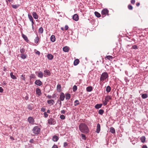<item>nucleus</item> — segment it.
Returning a JSON list of instances; mask_svg holds the SVG:
<instances>
[{
  "instance_id": "f257e3e1",
  "label": "nucleus",
  "mask_w": 148,
  "mask_h": 148,
  "mask_svg": "<svg viewBox=\"0 0 148 148\" xmlns=\"http://www.w3.org/2000/svg\"><path fill=\"white\" fill-rule=\"evenodd\" d=\"M79 129L80 131L86 134L88 133L89 130L87 125L85 123H81L79 125Z\"/></svg>"
},
{
  "instance_id": "f03ea898",
  "label": "nucleus",
  "mask_w": 148,
  "mask_h": 148,
  "mask_svg": "<svg viewBox=\"0 0 148 148\" xmlns=\"http://www.w3.org/2000/svg\"><path fill=\"white\" fill-rule=\"evenodd\" d=\"M108 74L107 72H105L103 73L100 77V81L102 82L104 81L106 82H107L108 80Z\"/></svg>"
},
{
  "instance_id": "7ed1b4c3",
  "label": "nucleus",
  "mask_w": 148,
  "mask_h": 148,
  "mask_svg": "<svg viewBox=\"0 0 148 148\" xmlns=\"http://www.w3.org/2000/svg\"><path fill=\"white\" fill-rule=\"evenodd\" d=\"M41 126H34L32 129V131L34 135H38L40 133Z\"/></svg>"
},
{
  "instance_id": "20e7f679",
  "label": "nucleus",
  "mask_w": 148,
  "mask_h": 148,
  "mask_svg": "<svg viewBox=\"0 0 148 148\" xmlns=\"http://www.w3.org/2000/svg\"><path fill=\"white\" fill-rule=\"evenodd\" d=\"M48 123L50 125H54L56 123V121L53 118H51L48 120Z\"/></svg>"
},
{
  "instance_id": "39448f33",
  "label": "nucleus",
  "mask_w": 148,
  "mask_h": 148,
  "mask_svg": "<svg viewBox=\"0 0 148 148\" xmlns=\"http://www.w3.org/2000/svg\"><path fill=\"white\" fill-rule=\"evenodd\" d=\"M27 120L29 124L31 125H34V124L35 121L32 117L29 116Z\"/></svg>"
},
{
  "instance_id": "423d86ee",
  "label": "nucleus",
  "mask_w": 148,
  "mask_h": 148,
  "mask_svg": "<svg viewBox=\"0 0 148 148\" xmlns=\"http://www.w3.org/2000/svg\"><path fill=\"white\" fill-rule=\"evenodd\" d=\"M44 76L45 77L47 76H50L51 75V73L49 70L46 69L44 71Z\"/></svg>"
},
{
  "instance_id": "0eeeda50",
  "label": "nucleus",
  "mask_w": 148,
  "mask_h": 148,
  "mask_svg": "<svg viewBox=\"0 0 148 148\" xmlns=\"http://www.w3.org/2000/svg\"><path fill=\"white\" fill-rule=\"evenodd\" d=\"M109 12V11L106 8L104 9H103L102 11H101V14L102 16V17H103L105 16H103V15H106V14H107L108 15H109L108 14V13Z\"/></svg>"
},
{
  "instance_id": "6e6552de",
  "label": "nucleus",
  "mask_w": 148,
  "mask_h": 148,
  "mask_svg": "<svg viewBox=\"0 0 148 148\" xmlns=\"http://www.w3.org/2000/svg\"><path fill=\"white\" fill-rule=\"evenodd\" d=\"M35 73L37 74L38 77L40 78H42L43 76V74L41 71H38L35 72Z\"/></svg>"
},
{
  "instance_id": "1a4fd4ad",
  "label": "nucleus",
  "mask_w": 148,
  "mask_h": 148,
  "mask_svg": "<svg viewBox=\"0 0 148 148\" xmlns=\"http://www.w3.org/2000/svg\"><path fill=\"white\" fill-rule=\"evenodd\" d=\"M34 84L37 86H40L42 85V83L40 79L36 80L34 82Z\"/></svg>"
},
{
  "instance_id": "9d476101",
  "label": "nucleus",
  "mask_w": 148,
  "mask_h": 148,
  "mask_svg": "<svg viewBox=\"0 0 148 148\" xmlns=\"http://www.w3.org/2000/svg\"><path fill=\"white\" fill-rule=\"evenodd\" d=\"M65 98V95L64 93L62 92L60 95V101H63L64 100Z\"/></svg>"
},
{
  "instance_id": "9b49d317",
  "label": "nucleus",
  "mask_w": 148,
  "mask_h": 148,
  "mask_svg": "<svg viewBox=\"0 0 148 148\" xmlns=\"http://www.w3.org/2000/svg\"><path fill=\"white\" fill-rule=\"evenodd\" d=\"M100 125L99 123H98L97 124V128L96 132L97 133H99L100 131Z\"/></svg>"
},
{
  "instance_id": "f8f14e48",
  "label": "nucleus",
  "mask_w": 148,
  "mask_h": 148,
  "mask_svg": "<svg viewBox=\"0 0 148 148\" xmlns=\"http://www.w3.org/2000/svg\"><path fill=\"white\" fill-rule=\"evenodd\" d=\"M47 103L49 105H50V106L53 105L55 103V101L53 99H51L48 100L47 101Z\"/></svg>"
},
{
  "instance_id": "ddd939ff",
  "label": "nucleus",
  "mask_w": 148,
  "mask_h": 148,
  "mask_svg": "<svg viewBox=\"0 0 148 148\" xmlns=\"http://www.w3.org/2000/svg\"><path fill=\"white\" fill-rule=\"evenodd\" d=\"M36 94L38 96H40L41 94V92L40 89L39 88H37L36 89Z\"/></svg>"
},
{
  "instance_id": "4468645a",
  "label": "nucleus",
  "mask_w": 148,
  "mask_h": 148,
  "mask_svg": "<svg viewBox=\"0 0 148 148\" xmlns=\"http://www.w3.org/2000/svg\"><path fill=\"white\" fill-rule=\"evenodd\" d=\"M32 16L33 17V18L35 19H38V15L37 14L36 12H33L32 13Z\"/></svg>"
},
{
  "instance_id": "2eb2a0df",
  "label": "nucleus",
  "mask_w": 148,
  "mask_h": 148,
  "mask_svg": "<svg viewBox=\"0 0 148 148\" xmlns=\"http://www.w3.org/2000/svg\"><path fill=\"white\" fill-rule=\"evenodd\" d=\"M73 19L75 21H77L79 19V16L77 14H74L73 16Z\"/></svg>"
},
{
  "instance_id": "dca6fc26",
  "label": "nucleus",
  "mask_w": 148,
  "mask_h": 148,
  "mask_svg": "<svg viewBox=\"0 0 148 148\" xmlns=\"http://www.w3.org/2000/svg\"><path fill=\"white\" fill-rule=\"evenodd\" d=\"M47 58L49 60H51L53 59V56L52 54L49 53L47 55Z\"/></svg>"
},
{
  "instance_id": "f3484780",
  "label": "nucleus",
  "mask_w": 148,
  "mask_h": 148,
  "mask_svg": "<svg viewBox=\"0 0 148 148\" xmlns=\"http://www.w3.org/2000/svg\"><path fill=\"white\" fill-rule=\"evenodd\" d=\"M27 108L30 110H32L34 108L33 104H28L27 106Z\"/></svg>"
},
{
  "instance_id": "a211bd4d",
  "label": "nucleus",
  "mask_w": 148,
  "mask_h": 148,
  "mask_svg": "<svg viewBox=\"0 0 148 148\" xmlns=\"http://www.w3.org/2000/svg\"><path fill=\"white\" fill-rule=\"evenodd\" d=\"M27 54L24 53L21 54L20 57L21 58L23 59H25L27 58Z\"/></svg>"
},
{
  "instance_id": "6ab92c4d",
  "label": "nucleus",
  "mask_w": 148,
  "mask_h": 148,
  "mask_svg": "<svg viewBox=\"0 0 148 148\" xmlns=\"http://www.w3.org/2000/svg\"><path fill=\"white\" fill-rule=\"evenodd\" d=\"M22 36L26 42H28L29 41V40L25 34H23L22 33Z\"/></svg>"
},
{
  "instance_id": "aec40b11",
  "label": "nucleus",
  "mask_w": 148,
  "mask_h": 148,
  "mask_svg": "<svg viewBox=\"0 0 148 148\" xmlns=\"http://www.w3.org/2000/svg\"><path fill=\"white\" fill-rule=\"evenodd\" d=\"M58 139V137L56 135H54L53 136L52 140L54 142L57 141Z\"/></svg>"
},
{
  "instance_id": "412c9836",
  "label": "nucleus",
  "mask_w": 148,
  "mask_h": 148,
  "mask_svg": "<svg viewBox=\"0 0 148 148\" xmlns=\"http://www.w3.org/2000/svg\"><path fill=\"white\" fill-rule=\"evenodd\" d=\"M102 104L101 103L97 104L95 106V107L96 109H99L102 107Z\"/></svg>"
},
{
  "instance_id": "4be33fe9",
  "label": "nucleus",
  "mask_w": 148,
  "mask_h": 148,
  "mask_svg": "<svg viewBox=\"0 0 148 148\" xmlns=\"http://www.w3.org/2000/svg\"><path fill=\"white\" fill-rule=\"evenodd\" d=\"M112 99V97L110 95H108L106 96L105 100L108 102L110 100Z\"/></svg>"
},
{
  "instance_id": "5701e85b",
  "label": "nucleus",
  "mask_w": 148,
  "mask_h": 148,
  "mask_svg": "<svg viewBox=\"0 0 148 148\" xmlns=\"http://www.w3.org/2000/svg\"><path fill=\"white\" fill-rule=\"evenodd\" d=\"M63 50L64 52H68L69 51V47L67 46L64 47L63 48Z\"/></svg>"
},
{
  "instance_id": "b1692460",
  "label": "nucleus",
  "mask_w": 148,
  "mask_h": 148,
  "mask_svg": "<svg viewBox=\"0 0 148 148\" xmlns=\"http://www.w3.org/2000/svg\"><path fill=\"white\" fill-rule=\"evenodd\" d=\"M50 40L52 42H54L56 40L55 36L54 35H51L50 37Z\"/></svg>"
},
{
  "instance_id": "393cba45",
  "label": "nucleus",
  "mask_w": 148,
  "mask_h": 148,
  "mask_svg": "<svg viewBox=\"0 0 148 148\" xmlns=\"http://www.w3.org/2000/svg\"><path fill=\"white\" fill-rule=\"evenodd\" d=\"M66 99V100H69L71 98V95L69 93H67L65 94Z\"/></svg>"
},
{
  "instance_id": "a878e982",
  "label": "nucleus",
  "mask_w": 148,
  "mask_h": 148,
  "mask_svg": "<svg viewBox=\"0 0 148 148\" xmlns=\"http://www.w3.org/2000/svg\"><path fill=\"white\" fill-rule=\"evenodd\" d=\"M92 90V88L91 86H89L86 88V90L87 92H90Z\"/></svg>"
},
{
  "instance_id": "bb28decb",
  "label": "nucleus",
  "mask_w": 148,
  "mask_h": 148,
  "mask_svg": "<svg viewBox=\"0 0 148 148\" xmlns=\"http://www.w3.org/2000/svg\"><path fill=\"white\" fill-rule=\"evenodd\" d=\"M79 62V60L78 59H76L74 62L73 64L74 66L77 65Z\"/></svg>"
},
{
  "instance_id": "cd10ccee",
  "label": "nucleus",
  "mask_w": 148,
  "mask_h": 148,
  "mask_svg": "<svg viewBox=\"0 0 148 148\" xmlns=\"http://www.w3.org/2000/svg\"><path fill=\"white\" fill-rule=\"evenodd\" d=\"M10 76L13 79H16L17 78L16 77L15 75H13V73L12 72L10 73Z\"/></svg>"
},
{
  "instance_id": "c85d7f7f",
  "label": "nucleus",
  "mask_w": 148,
  "mask_h": 148,
  "mask_svg": "<svg viewBox=\"0 0 148 148\" xmlns=\"http://www.w3.org/2000/svg\"><path fill=\"white\" fill-rule=\"evenodd\" d=\"M145 137L144 136H142L140 138V140H141V141L143 143H144L145 142Z\"/></svg>"
},
{
  "instance_id": "c756f323",
  "label": "nucleus",
  "mask_w": 148,
  "mask_h": 148,
  "mask_svg": "<svg viewBox=\"0 0 148 148\" xmlns=\"http://www.w3.org/2000/svg\"><path fill=\"white\" fill-rule=\"evenodd\" d=\"M110 131L112 134L114 133L115 132L114 128L112 127H111L110 128Z\"/></svg>"
},
{
  "instance_id": "7c9ffc66",
  "label": "nucleus",
  "mask_w": 148,
  "mask_h": 148,
  "mask_svg": "<svg viewBox=\"0 0 148 148\" xmlns=\"http://www.w3.org/2000/svg\"><path fill=\"white\" fill-rule=\"evenodd\" d=\"M141 95V97L143 99L147 98L148 97V95L146 93H144Z\"/></svg>"
},
{
  "instance_id": "2f4dec72",
  "label": "nucleus",
  "mask_w": 148,
  "mask_h": 148,
  "mask_svg": "<svg viewBox=\"0 0 148 148\" xmlns=\"http://www.w3.org/2000/svg\"><path fill=\"white\" fill-rule=\"evenodd\" d=\"M111 90V87L109 86H108L106 88V90L107 93L109 92Z\"/></svg>"
},
{
  "instance_id": "473e14b6",
  "label": "nucleus",
  "mask_w": 148,
  "mask_h": 148,
  "mask_svg": "<svg viewBox=\"0 0 148 148\" xmlns=\"http://www.w3.org/2000/svg\"><path fill=\"white\" fill-rule=\"evenodd\" d=\"M57 89L58 91L60 92L61 89V86L60 84H58L57 86Z\"/></svg>"
},
{
  "instance_id": "72a5a7b5",
  "label": "nucleus",
  "mask_w": 148,
  "mask_h": 148,
  "mask_svg": "<svg viewBox=\"0 0 148 148\" xmlns=\"http://www.w3.org/2000/svg\"><path fill=\"white\" fill-rule=\"evenodd\" d=\"M29 78L31 79H35L36 78V76L34 74H32L29 76Z\"/></svg>"
},
{
  "instance_id": "f704fd0d",
  "label": "nucleus",
  "mask_w": 148,
  "mask_h": 148,
  "mask_svg": "<svg viewBox=\"0 0 148 148\" xmlns=\"http://www.w3.org/2000/svg\"><path fill=\"white\" fill-rule=\"evenodd\" d=\"M94 13L95 16L97 17H99L101 16L100 14L97 12H95Z\"/></svg>"
},
{
  "instance_id": "c9c22d12",
  "label": "nucleus",
  "mask_w": 148,
  "mask_h": 148,
  "mask_svg": "<svg viewBox=\"0 0 148 148\" xmlns=\"http://www.w3.org/2000/svg\"><path fill=\"white\" fill-rule=\"evenodd\" d=\"M28 17L30 21L34 20L32 16L30 14H28Z\"/></svg>"
},
{
  "instance_id": "e433bc0d",
  "label": "nucleus",
  "mask_w": 148,
  "mask_h": 148,
  "mask_svg": "<svg viewBox=\"0 0 148 148\" xmlns=\"http://www.w3.org/2000/svg\"><path fill=\"white\" fill-rule=\"evenodd\" d=\"M19 6V5L18 4H16V5L12 4V7L13 8H14L15 9H17L18 7Z\"/></svg>"
},
{
  "instance_id": "4c0bfd02",
  "label": "nucleus",
  "mask_w": 148,
  "mask_h": 148,
  "mask_svg": "<svg viewBox=\"0 0 148 148\" xmlns=\"http://www.w3.org/2000/svg\"><path fill=\"white\" fill-rule=\"evenodd\" d=\"M43 32V29L42 27H40L38 29L39 33L40 34H42Z\"/></svg>"
},
{
  "instance_id": "58836bf2",
  "label": "nucleus",
  "mask_w": 148,
  "mask_h": 148,
  "mask_svg": "<svg viewBox=\"0 0 148 148\" xmlns=\"http://www.w3.org/2000/svg\"><path fill=\"white\" fill-rule=\"evenodd\" d=\"M39 40V38L38 36H37L35 38L34 40V42L36 43H38Z\"/></svg>"
},
{
  "instance_id": "ea45409f",
  "label": "nucleus",
  "mask_w": 148,
  "mask_h": 148,
  "mask_svg": "<svg viewBox=\"0 0 148 148\" xmlns=\"http://www.w3.org/2000/svg\"><path fill=\"white\" fill-rule=\"evenodd\" d=\"M74 106H76L77 105H79L80 104L78 100H75L74 101Z\"/></svg>"
},
{
  "instance_id": "a19ab883",
  "label": "nucleus",
  "mask_w": 148,
  "mask_h": 148,
  "mask_svg": "<svg viewBox=\"0 0 148 148\" xmlns=\"http://www.w3.org/2000/svg\"><path fill=\"white\" fill-rule=\"evenodd\" d=\"M104 112V111L103 110L100 109L98 113L99 114L102 115L103 114Z\"/></svg>"
},
{
  "instance_id": "79ce46f5",
  "label": "nucleus",
  "mask_w": 148,
  "mask_h": 148,
  "mask_svg": "<svg viewBox=\"0 0 148 148\" xmlns=\"http://www.w3.org/2000/svg\"><path fill=\"white\" fill-rule=\"evenodd\" d=\"M138 47L136 45H133L131 48V49H138Z\"/></svg>"
},
{
  "instance_id": "37998d69",
  "label": "nucleus",
  "mask_w": 148,
  "mask_h": 148,
  "mask_svg": "<svg viewBox=\"0 0 148 148\" xmlns=\"http://www.w3.org/2000/svg\"><path fill=\"white\" fill-rule=\"evenodd\" d=\"M82 138L83 140H86V137L85 134H81Z\"/></svg>"
},
{
  "instance_id": "c03bdc74",
  "label": "nucleus",
  "mask_w": 148,
  "mask_h": 148,
  "mask_svg": "<svg viewBox=\"0 0 148 148\" xmlns=\"http://www.w3.org/2000/svg\"><path fill=\"white\" fill-rule=\"evenodd\" d=\"M25 148H33V147L31 144H28V145H26Z\"/></svg>"
},
{
  "instance_id": "a18cd8bd",
  "label": "nucleus",
  "mask_w": 148,
  "mask_h": 148,
  "mask_svg": "<svg viewBox=\"0 0 148 148\" xmlns=\"http://www.w3.org/2000/svg\"><path fill=\"white\" fill-rule=\"evenodd\" d=\"M25 76V75L22 74L21 75V78L24 81H25L26 79Z\"/></svg>"
},
{
  "instance_id": "49530a36",
  "label": "nucleus",
  "mask_w": 148,
  "mask_h": 148,
  "mask_svg": "<svg viewBox=\"0 0 148 148\" xmlns=\"http://www.w3.org/2000/svg\"><path fill=\"white\" fill-rule=\"evenodd\" d=\"M77 89V86L76 85H74L73 86V92L76 91Z\"/></svg>"
},
{
  "instance_id": "de8ad7c7",
  "label": "nucleus",
  "mask_w": 148,
  "mask_h": 148,
  "mask_svg": "<svg viewBox=\"0 0 148 148\" xmlns=\"http://www.w3.org/2000/svg\"><path fill=\"white\" fill-rule=\"evenodd\" d=\"M25 50L23 48H22V49H20V52L21 53V54L24 53L25 52Z\"/></svg>"
},
{
  "instance_id": "09e8293b",
  "label": "nucleus",
  "mask_w": 148,
  "mask_h": 148,
  "mask_svg": "<svg viewBox=\"0 0 148 148\" xmlns=\"http://www.w3.org/2000/svg\"><path fill=\"white\" fill-rule=\"evenodd\" d=\"M128 9L130 10H132L133 9V7L130 4H129L128 5Z\"/></svg>"
},
{
  "instance_id": "8fccbe9b",
  "label": "nucleus",
  "mask_w": 148,
  "mask_h": 148,
  "mask_svg": "<svg viewBox=\"0 0 148 148\" xmlns=\"http://www.w3.org/2000/svg\"><path fill=\"white\" fill-rule=\"evenodd\" d=\"M60 118L61 119L64 120L65 119V117L64 115L62 114L60 115Z\"/></svg>"
},
{
  "instance_id": "3c124183",
  "label": "nucleus",
  "mask_w": 148,
  "mask_h": 148,
  "mask_svg": "<svg viewBox=\"0 0 148 148\" xmlns=\"http://www.w3.org/2000/svg\"><path fill=\"white\" fill-rule=\"evenodd\" d=\"M108 101H107L106 100H105L103 101V104L104 106H105L108 103Z\"/></svg>"
},
{
  "instance_id": "603ef678",
  "label": "nucleus",
  "mask_w": 148,
  "mask_h": 148,
  "mask_svg": "<svg viewBox=\"0 0 148 148\" xmlns=\"http://www.w3.org/2000/svg\"><path fill=\"white\" fill-rule=\"evenodd\" d=\"M107 59H108V60H110V59H112L113 58L111 56H107Z\"/></svg>"
},
{
  "instance_id": "864d4df0",
  "label": "nucleus",
  "mask_w": 148,
  "mask_h": 148,
  "mask_svg": "<svg viewBox=\"0 0 148 148\" xmlns=\"http://www.w3.org/2000/svg\"><path fill=\"white\" fill-rule=\"evenodd\" d=\"M29 142L30 143H34L35 141L33 139H31L29 140Z\"/></svg>"
},
{
  "instance_id": "5fc2aeb1",
  "label": "nucleus",
  "mask_w": 148,
  "mask_h": 148,
  "mask_svg": "<svg viewBox=\"0 0 148 148\" xmlns=\"http://www.w3.org/2000/svg\"><path fill=\"white\" fill-rule=\"evenodd\" d=\"M36 51L35 52V53L38 55H39L40 54V52L39 51L36 50V49L35 50Z\"/></svg>"
},
{
  "instance_id": "6e6d98bb",
  "label": "nucleus",
  "mask_w": 148,
  "mask_h": 148,
  "mask_svg": "<svg viewBox=\"0 0 148 148\" xmlns=\"http://www.w3.org/2000/svg\"><path fill=\"white\" fill-rule=\"evenodd\" d=\"M68 145V143L66 142H64V143L63 147H66Z\"/></svg>"
},
{
  "instance_id": "4d7b16f0",
  "label": "nucleus",
  "mask_w": 148,
  "mask_h": 148,
  "mask_svg": "<svg viewBox=\"0 0 148 148\" xmlns=\"http://www.w3.org/2000/svg\"><path fill=\"white\" fill-rule=\"evenodd\" d=\"M57 94H56V93H54V94H53V95H52V98L53 99H54L56 97H57Z\"/></svg>"
},
{
  "instance_id": "13d9d810",
  "label": "nucleus",
  "mask_w": 148,
  "mask_h": 148,
  "mask_svg": "<svg viewBox=\"0 0 148 148\" xmlns=\"http://www.w3.org/2000/svg\"><path fill=\"white\" fill-rule=\"evenodd\" d=\"M5 112L6 114H9L10 113V110H6Z\"/></svg>"
},
{
  "instance_id": "bf43d9fd",
  "label": "nucleus",
  "mask_w": 148,
  "mask_h": 148,
  "mask_svg": "<svg viewBox=\"0 0 148 148\" xmlns=\"http://www.w3.org/2000/svg\"><path fill=\"white\" fill-rule=\"evenodd\" d=\"M44 116L45 118H47L48 116V114H47V112H44Z\"/></svg>"
},
{
  "instance_id": "052dcab7",
  "label": "nucleus",
  "mask_w": 148,
  "mask_h": 148,
  "mask_svg": "<svg viewBox=\"0 0 148 148\" xmlns=\"http://www.w3.org/2000/svg\"><path fill=\"white\" fill-rule=\"evenodd\" d=\"M25 99L26 100H27L28 99L29 97L27 94V95L25 97Z\"/></svg>"
},
{
  "instance_id": "680f3d73",
  "label": "nucleus",
  "mask_w": 148,
  "mask_h": 148,
  "mask_svg": "<svg viewBox=\"0 0 148 148\" xmlns=\"http://www.w3.org/2000/svg\"><path fill=\"white\" fill-rule=\"evenodd\" d=\"M3 91V89L2 87H0V92L2 93Z\"/></svg>"
},
{
  "instance_id": "e2e57ef3",
  "label": "nucleus",
  "mask_w": 148,
  "mask_h": 148,
  "mask_svg": "<svg viewBox=\"0 0 148 148\" xmlns=\"http://www.w3.org/2000/svg\"><path fill=\"white\" fill-rule=\"evenodd\" d=\"M47 97L49 99H51L52 98V97L50 95H48L47 96Z\"/></svg>"
},
{
  "instance_id": "0e129e2a",
  "label": "nucleus",
  "mask_w": 148,
  "mask_h": 148,
  "mask_svg": "<svg viewBox=\"0 0 148 148\" xmlns=\"http://www.w3.org/2000/svg\"><path fill=\"white\" fill-rule=\"evenodd\" d=\"M66 112V111H65V110H62L61 111V113L62 114H64Z\"/></svg>"
},
{
  "instance_id": "69168bd1",
  "label": "nucleus",
  "mask_w": 148,
  "mask_h": 148,
  "mask_svg": "<svg viewBox=\"0 0 148 148\" xmlns=\"http://www.w3.org/2000/svg\"><path fill=\"white\" fill-rule=\"evenodd\" d=\"M131 3L132 4H134L135 3V0H131Z\"/></svg>"
},
{
  "instance_id": "338daca9",
  "label": "nucleus",
  "mask_w": 148,
  "mask_h": 148,
  "mask_svg": "<svg viewBox=\"0 0 148 148\" xmlns=\"http://www.w3.org/2000/svg\"><path fill=\"white\" fill-rule=\"evenodd\" d=\"M52 148H58L56 145H54L52 147Z\"/></svg>"
},
{
  "instance_id": "774afa93",
  "label": "nucleus",
  "mask_w": 148,
  "mask_h": 148,
  "mask_svg": "<svg viewBox=\"0 0 148 148\" xmlns=\"http://www.w3.org/2000/svg\"><path fill=\"white\" fill-rule=\"evenodd\" d=\"M142 148H148L147 145H143L142 147Z\"/></svg>"
}]
</instances>
